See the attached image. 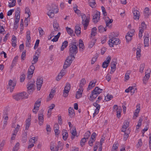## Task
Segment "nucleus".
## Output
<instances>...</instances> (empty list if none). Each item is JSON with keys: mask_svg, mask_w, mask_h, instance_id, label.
I'll use <instances>...</instances> for the list:
<instances>
[{"mask_svg": "<svg viewBox=\"0 0 151 151\" xmlns=\"http://www.w3.org/2000/svg\"><path fill=\"white\" fill-rule=\"evenodd\" d=\"M39 109V107H37V106H34V109L32 110L33 112L35 113V114H36L37 112V111H38Z\"/></svg>", "mask_w": 151, "mask_h": 151, "instance_id": "nucleus-61", "label": "nucleus"}, {"mask_svg": "<svg viewBox=\"0 0 151 151\" xmlns=\"http://www.w3.org/2000/svg\"><path fill=\"white\" fill-rule=\"evenodd\" d=\"M68 43L67 41H64L62 43L61 47V50L63 51L65 48L68 45Z\"/></svg>", "mask_w": 151, "mask_h": 151, "instance_id": "nucleus-29", "label": "nucleus"}, {"mask_svg": "<svg viewBox=\"0 0 151 151\" xmlns=\"http://www.w3.org/2000/svg\"><path fill=\"white\" fill-rule=\"evenodd\" d=\"M16 0L11 1L10 2H9V7H11L14 6L15 5Z\"/></svg>", "mask_w": 151, "mask_h": 151, "instance_id": "nucleus-40", "label": "nucleus"}, {"mask_svg": "<svg viewBox=\"0 0 151 151\" xmlns=\"http://www.w3.org/2000/svg\"><path fill=\"white\" fill-rule=\"evenodd\" d=\"M79 47L80 49V50H83L84 48V46L83 41L81 40H80L79 41Z\"/></svg>", "mask_w": 151, "mask_h": 151, "instance_id": "nucleus-30", "label": "nucleus"}, {"mask_svg": "<svg viewBox=\"0 0 151 151\" xmlns=\"http://www.w3.org/2000/svg\"><path fill=\"white\" fill-rule=\"evenodd\" d=\"M132 34H130L129 33L128 34L127 33V35L126 36V39L127 41L128 42L130 41L132 39Z\"/></svg>", "mask_w": 151, "mask_h": 151, "instance_id": "nucleus-38", "label": "nucleus"}, {"mask_svg": "<svg viewBox=\"0 0 151 151\" xmlns=\"http://www.w3.org/2000/svg\"><path fill=\"white\" fill-rule=\"evenodd\" d=\"M118 144H115V143L114 144L111 149V151H117V149L118 147Z\"/></svg>", "mask_w": 151, "mask_h": 151, "instance_id": "nucleus-39", "label": "nucleus"}, {"mask_svg": "<svg viewBox=\"0 0 151 151\" xmlns=\"http://www.w3.org/2000/svg\"><path fill=\"white\" fill-rule=\"evenodd\" d=\"M134 18L135 19L138 20L140 16L139 12L137 10H135L133 12Z\"/></svg>", "mask_w": 151, "mask_h": 151, "instance_id": "nucleus-21", "label": "nucleus"}, {"mask_svg": "<svg viewBox=\"0 0 151 151\" xmlns=\"http://www.w3.org/2000/svg\"><path fill=\"white\" fill-rule=\"evenodd\" d=\"M101 9L104 15V16L106 15L107 13L106 11L105 8L103 6H102L101 7Z\"/></svg>", "mask_w": 151, "mask_h": 151, "instance_id": "nucleus-63", "label": "nucleus"}, {"mask_svg": "<svg viewBox=\"0 0 151 151\" xmlns=\"http://www.w3.org/2000/svg\"><path fill=\"white\" fill-rule=\"evenodd\" d=\"M39 124L40 125L42 124L43 123L44 118L43 113L42 112L38 114Z\"/></svg>", "mask_w": 151, "mask_h": 151, "instance_id": "nucleus-17", "label": "nucleus"}, {"mask_svg": "<svg viewBox=\"0 0 151 151\" xmlns=\"http://www.w3.org/2000/svg\"><path fill=\"white\" fill-rule=\"evenodd\" d=\"M63 139L64 140H66L68 137V134L67 131L65 130H63L62 131Z\"/></svg>", "mask_w": 151, "mask_h": 151, "instance_id": "nucleus-23", "label": "nucleus"}, {"mask_svg": "<svg viewBox=\"0 0 151 151\" xmlns=\"http://www.w3.org/2000/svg\"><path fill=\"white\" fill-rule=\"evenodd\" d=\"M36 137H32L31 139L29 140V143H35V142Z\"/></svg>", "mask_w": 151, "mask_h": 151, "instance_id": "nucleus-56", "label": "nucleus"}, {"mask_svg": "<svg viewBox=\"0 0 151 151\" xmlns=\"http://www.w3.org/2000/svg\"><path fill=\"white\" fill-rule=\"evenodd\" d=\"M53 27L54 30L55 31H57L59 27L58 24L56 20H54L53 24Z\"/></svg>", "mask_w": 151, "mask_h": 151, "instance_id": "nucleus-26", "label": "nucleus"}, {"mask_svg": "<svg viewBox=\"0 0 151 151\" xmlns=\"http://www.w3.org/2000/svg\"><path fill=\"white\" fill-rule=\"evenodd\" d=\"M43 78L42 77L38 78L36 81L37 88V90H40L43 83Z\"/></svg>", "mask_w": 151, "mask_h": 151, "instance_id": "nucleus-11", "label": "nucleus"}, {"mask_svg": "<svg viewBox=\"0 0 151 151\" xmlns=\"http://www.w3.org/2000/svg\"><path fill=\"white\" fill-rule=\"evenodd\" d=\"M99 102V100H97L95 102L93 103V105L96 108L97 107H100V105L98 104V103Z\"/></svg>", "mask_w": 151, "mask_h": 151, "instance_id": "nucleus-55", "label": "nucleus"}, {"mask_svg": "<svg viewBox=\"0 0 151 151\" xmlns=\"http://www.w3.org/2000/svg\"><path fill=\"white\" fill-rule=\"evenodd\" d=\"M69 45L70 55L74 59L75 58L74 54H76L78 52V44L76 42L72 41Z\"/></svg>", "mask_w": 151, "mask_h": 151, "instance_id": "nucleus-1", "label": "nucleus"}, {"mask_svg": "<svg viewBox=\"0 0 151 151\" xmlns=\"http://www.w3.org/2000/svg\"><path fill=\"white\" fill-rule=\"evenodd\" d=\"M83 91V88H79L77 91L76 95V98L78 99L81 98L82 96V93Z\"/></svg>", "mask_w": 151, "mask_h": 151, "instance_id": "nucleus-19", "label": "nucleus"}, {"mask_svg": "<svg viewBox=\"0 0 151 151\" xmlns=\"http://www.w3.org/2000/svg\"><path fill=\"white\" fill-rule=\"evenodd\" d=\"M66 29L68 33L71 36L72 35L73 30L70 28L68 27H66Z\"/></svg>", "mask_w": 151, "mask_h": 151, "instance_id": "nucleus-37", "label": "nucleus"}, {"mask_svg": "<svg viewBox=\"0 0 151 151\" xmlns=\"http://www.w3.org/2000/svg\"><path fill=\"white\" fill-rule=\"evenodd\" d=\"M68 113V115L70 118H73L75 115L74 110L71 107L69 108Z\"/></svg>", "mask_w": 151, "mask_h": 151, "instance_id": "nucleus-20", "label": "nucleus"}, {"mask_svg": "<svg viewBox=\"0 0 151 151\" xmlns=\"http://www.w3.org/2000/svg\"><path fill=\"white\" fill-rule=\"evenodd\" d=\"M26 39V40H31V38L30 37V32L29 31H27V32Z\"/></svg>", "mask_w": 151, "mask_h": 151, "instance_id": "nucleus-41", "label": "nucleus"}, {"mask_svg": "<svg viewBox=\"0 0 151 151\" xmlns=\"http://www.w3.org/2000/svg\"><path fill=\"white\" fill-rule=\"evenodd\" d=\"M111 78V75H110L109 74H108L106 75V80L109 82L110 81Z\"/></svg>", "mask_w": 151, "mask_h": 151, "instance_id": "nucleus-64", "label": "nucleus"}, {"mask_svg": "<svg viewBox=\"0 0 151 151\" xmlns=\"http://www.w3.org/2000/svg\"><path fill=\"white\" fill-rule=\"evenodd\" d=\"M108 44L111 47H113L114 45H117L120 44L119 40L117 38L112 37L108 41Z\"/></svg>", "mask_w": 151, "mask_h": 151, "instance_id": "nucleus-5", "label": "nucleus"}, {"mask_svg": "<svg viewBox=\"0 0 151 151\" xmlns=\"http://www.w3.org/2000/svg\"><path fill=\"white\" fill-rule=\"evenodd\" d=\"M81 16L82 19V24L83 26L84 29L86 30L89 24L90 17L88 16L86 17L85 14H82Z\"/></svg>", "mask_w": 151, "mask_h": 151, "instance_id": "nucleus-4", "label": "nucleus"}, {"mask_svg": "<svg viewBox=\"0 0 151 151\" xmlns=\"http://www.w3.org/2000/svg\"><path fill=\"white\" fill-rule=\"evenodd\" d=\"M116 63L115 61H112L111 63V69L110 72V74H112L115 71Z\"/></svg>", "mask_w": 151, "mask_h": 151, "instance_id": "nucleus-13", "label": "nucleus"}, {"mask_svg": "<svg viewBox=\"0 0 151 151\" xmlns=\"http://www.w3.org/2000/svg\"><path fill=\"white\" fill-rule=\"evenodd\" d=\"M140 52H141V50L140 48L137 47V52H136V55L138 57H140Z\"/></svg>", "mask_w": 151, "mask_h": 151, "instance_id": "nucleus-57", "label": "nucleus"}, {"mask_svg": "<svg viewBox=\"0 0 151 151\" xmlns=\"http://www.w3.org/2000/svg\"><path fill=\"white\" fill-rule=\"evenodd\" d=\"M116 110V111L117 113V116L118 118H119L120 117L121 112L122 109L121 107H118V108H117Z\"/></svg>", "mask_w": 151, "mask_h": 151, "instance_id": "nucleus-35", "label": "nucleus"}, {"mask_svg": "<svg viewBox=\"0 0 151 151\" xmlns=\"http://www.w3.org/2000/svg\"><path fill=\"white\" fill-rule=\"evenodd\" d=\"M25 132L24 133H23L22 136V141L23 143L26 142L27 138V131H25Z\"/></svg>", "mask_w": 151, "mask_h": 151, "instance_id": "nucleus-24", "label": "nucleus"}, {"mask_svg": "<svg viewBox=\"0 0 151 151\" xmlns=\"http://www.w3.org/2000/svg\"><path fill=\"white\" fill-rule=\"evenodd\" d=\"M35 81H32L29 82L27 85V92L29 94H31L33 91L34 90L35 85L34 84Z\"/></svg>", "mask_w": 151, "mask_h": 151, "instance_id": "nucleus-6", "label": "nucleus"}, {"mask_svg": "<svg viewBox=\"0 0 151 151\" xmlns=\"http://www.w3.org/2000/svg\"><path fill=\"white\" fill-rule=\"evenodd\" d=\"M100 17V13L99 12H97L93 16V21L96 23L99 20Z\"/></svg>", "mask_w": 151, "mask_h": 151, "instance_id": "nucleus-12", "label": "nucleus"}, {"mask_svg": "<svg viewBox=\"0 0 151 151\" xmlns=\"http://www.w3.org/2000/svg\"><path fill=\"white\" fill-rule=\"evenodd\" d=\"M30 118H28L26 120L25 129V131H27V130H28L29 127L30 125Z\"/></svg>", "mask_w": 151, "mask_h": 151, "instance_id": "nucleus-22", "label": "nucleus"}, {"mask_svg": "<svg viewBox=\"0 0 151 151\" xmlns=\"http://www.w3.org/2000/svg\"><path fill=\"white\" fill-rule=\"evenodd\" d=\"M70 89V84L68 83H67L63 92V96L64 97H66L68 96Z\"/></svg>", "mask_w": 151, "mask_h": 151, "instance_id": "nucleus-9", "label": "nucleus"}, {"mask_svg": "<svg viewBox=\"0 0 151 151\" xmlns=\"http://www.w3.org/2000/svg\"><path fill=\"white\" fill-rule=\"evenodd\" d=\"M96 135V133L95 132H93L91 135V139L93 140V141H95V140Z\"/></svg>", "mask_w": 151, "mask_h": 151, "instance_id": "nucleus-58", "label": "nucleus"}, {"mask_svg": "<svg viewBox=\"0 0 151 151\" xmlns=\"http://www.w3.org/2000/svg\"><path fill=\"white\" fill-rule=\"evenodd\" d=\"M41 100L40 99H38L35 102L34 106H37V107H39L40 105Z\"/></svg>", "mask_w": 151, "mask_h": 151, "instance_id": "nucleus-43", "label": "nucleus"}, {"mask_svg": "<svg viewBox=\"0 0 151 151\" xmlns=\"http://www.w3.org/2000/svg\"><path fill=\"white\" fill-rule=\"evenodd\" d=\"M150 76V73H148L147 74H146L145 76L144 77V78L143 79V81H144V80H148Z\"/></svg>", "mask_w": 151, "mask_h": 151, "instance_id": "nucleus-53", "label": "nucleus"}, {"mask_svg": "<svg viewBox=\"0 0 151 151\" xmlns=\"http://www.w3.org/2000/svg\"><path fill=\"white\" fill-rule=\"evenodd\" d=\"M96 40L95 39H93L91 41L89 46L91 47H92L96 43Z\"/></svg>", "mask_w": 151, "mask_h": 151, "instance_id": "nucleus-49", "label": "nucleus"}, {"mask_svg": "<svg viewBox=\"0 0 151 151\" xmlns=\"http://www.w3.org/2000/svg\"><path fill=\"white\" fill-rule=\"evenodd\" d=\"M81 28L79 26H76L75 27V32L77 34L80 35L81 33Z\"/></svg>", "mask_w": 151, "mask_h": 151, "instance_id": "nucleus-33", "label": "nucleus"}, {"mask_svg": "<svg viewBox=\"0 0 151 151\" xmlns=\"http://www.w3.org/2000/svg\"><path fill=\"white\" fill-rule=\"evenodd\" d=\"M20 127V126L19 124H17V127L14 131L13 133H14V134H17V133L19 130Z\"/></svg>", "mask_w": 151, "mask_h": 151, "instance_id": "nucleus-46", "label": "nucleus"}, {"mask_svg": "<svg viewBox=\"0 0 151 151\" xmlns=\"http://www.w3.org/2000/svg\"><path fill=\"white\" fill-rule=\"evenodd\" d=\"M19 146V143L17 142L15 145L14 146L13 149V151H17L18 148Z\"/></svg>", "mask_w": 151, "mask_h": 151, "instance_id": "nucleus-48", "label": "nucleus"}, {"mask_svg": "<svg viewBox=\"0 0 151 151\" xmlns=\"http://www.w3.org/2000/svg\"><path fill=\"white\" fill-rule=\"evenodd\" d=\"M9 86L8 88H9V87L10 89V91L11 92L13 91V90L14 89V87L16 85V83L14 82H13L12 81L10 80L9 81Z\"/></svg>", "mask_w": 151, "mask_h": 151, "instance_id": "nucleus-16", "label": "nucleus"}, {"mask_svg": "<svg viewBox=\"0 0 151 151\" xmlns=\"http://www.w3.org/2000/svg\"><path fill=\"white\" fill-rule=\"evenodd\" d=\"M25 13L26 14H27L28 15V18L30 16V14L31 13L30 12V10L29 9L28 7H26L25 9Z\"/></svg>", "mask_w": 151, "mask_h": 151, "instance_id": "nucleus-50", "label": "nucleus"}, {"mask_svg": "<svg viewBox=\"0 0 151 151\" xmlns=\"http://www.w3.org/2000/svg\"><path fill=\"white\" fill-rule=\"evenodd\" d=\"M130 72L129 71H127V72L126 73L125 76V79L126 80H128L129 78V75H130Z\"/></svg>", "mask_w": 151, "mask_h": 151, "instance_id": "nucleus-52", "label": "nucleus"}, {"mask_svg": "<svg viewBox=\"0 0 151 151\" xmlns=\"http://www.w3.org/2000/svg\"><path fill=\"white\" fill-rule=\"evenodd\" d=\"M28 95L25 92H23L12 96L14 99L18 101L20 99H25L28 97Z\"/></svg>", "mask_w": 151, "mask_h": 151, "instance_id": "nucleus-3", "label": "nucleus"}, {"mask_svg": "<svg viewBox=\"0 0 151 151\" xmlns=\"http://www.w3.org/2000/svg\"><path fill=\"white\" fill-rule=\"evenodd\" d=\"M40 42V40H37L36 41L35 46L34 47V49H36L38 46Z\"/></svg>", "mask_w": 151, "mask_h": 151, "instance_id": "nucleus-54", "label": "nucleus"}, {"mask_svg": "<svg viewBox=\"0 0 151 151\" xmlns=\"http://www.w3.org/2000/svg\"><path fill=\"white\" fill-rule=\"evenodd\" d=\"M149 39L148 37H145L144 40V44L145 47L149 46Z\"/></svg>", "mask_w": 151, "mask_h": 151, "instance_id": "nucleus-31", "label": "nucleus"}, {"mask_svg": "<svg viewBox=\"0 0 151 151\" xmlns=\"http://www.w3.org/2000/svg\"><path fill=\"white\" fill-rule=\"evenodd\" d=\"M150 14V13L149 11V9L146 8L145 9L144 15L146 17H148Z\"/></svg>", "mask_w": 151, "mask_h": 151, "instance_id": "nucleus-32", "label": "nucleus"}, {"mask_svg": "<svg viewBox=\"0 0 151 151\" xmlns=\"http://www.w3.org/2000/svg\"><path fill=\"white\" fill-rule=\"evenodd\" d=\"M90 132L89 131H88L85 133L84 137L87 139H88V138L90 136Z\"/></svg>", "mask_w": 151, "mask_h": 151, "instance_id": "nucleus-51", "label": "nucleus"}, {"mask_svg": "<svg viewBox=\"0 0 151 151\" xmlns=\"http://www.w3.org/2000/svg\"><path fill=\"white\" fill-rule=\"evenodd\" d=\"M55 107V105L54 104H52L51 106L49 107V109L48 110V112H51L52 110Z\"/></svg>", "mask_w": 151, "mask_h": 151, "instance_id": "nucleus-59", "label": "nucleus"}, {"mask_svg": "<svg viewBox=\"0 0 151 151\" xmlns=\"http://www.w3.org/2000/svg\"><path fill=\"white\" fill-rule=\"evenodd\" d=\"M35 67L33 65H31L28 70V75L27 76V78L29 79H30L32 78V74L34 73Z\"/></svg>", "mask_w": 151, "mask_h": 151, "instance_id": "nucleus-10", "label": "nucleus"}, {"mask_svg": "<svg viewBox=\"0 0 151 151\" xmlns=\"http://www.w3.org/2000/svg\"><path fill=\"white\" fill-rule=\"evenodd\" d=\"M142 145V139H139L137 144L136 146L137 148H139L141 147Z\"/></svg>", "mask_w": 151, "mask_h": 151, "instance_id": "nucleus-45", "label": "nucleus"}, {"mask_svg": "<svg viewBox=\"0 0 151 151\" xmlns=\"http://www.w3.org/2000/svg\"><path fill=\"white\" fill-rule=\"evenodd\" d=\"M113 96L111 95L107 94V96L105 97V99L106 101H109L113 98Z\"/></svg>", "mask_w": 151, "mask_h": 151, "instance_id": "nucleus-44", "label": "nucleus"}, {"mask_svg": "<svg viewBox=\"0 0 151 151\" xmlns=\"http://www.w3.org/2000/svg\"><path fill=\"white\" fill-rule=\"evenodd\" d=\"M55 12L52 11L51 9H50L49 11L47 12V14L51 18H52L54 17V16Z\"/></svg>", "mask_w": 151, "mask_h": 151, "instance_id": "nucleus-36", "label": "nucleus"}, {"mask_svg": "<svg viewBox=\"0 0 151 151\" xmlns=\"http://www.w3.org/2000/svg\"><path fill=\"white\" fill-rule=\"evenodd\" d=\"M72 58H73V57L70 56L67 58L63 66L64 69H66L70 65L73 61Z\"/></svg>", "mask_w": 151, "mask_h": 151, "instance_id": "nucleus-8", "label": "nucleus"}, {"mask_svg": "<svg viewBox=\"0 0 151 151\" xmlns=\"http://www.w3.org/2000/svg\"><path fill=\"white\" fill-rule=\"evenodd\" d=\"M111 60V57L110 56H108L106 59V60L103 63L102 65V67L104 68H106L108 67Z\"/></svg>", "mask_w": 151, "mask_h": 151, "instance_id": "nucleus-14", "label": "nucleus"}, {"mask_svg": "<svg viewBox=\"0 0 151 151\" xmlns=\"http://www.w3.org/2000/svg\"><path fill=\"white\" fill-rule=\"evenodd\" d=\"M39 57V54H37L36 52L35 55L33 56V60L31 61L32 65H33L34 64L37 63Z\"/></svg>", "mask_w": 151, "mask_h": 151, "instance_id": "nucleus-18", "label": "nucleus"}, {"mask_svg": "<svg viewBox=\"0 0 151 151\" xmlns=\"http://www.w3.org/2000/svg\"><path fill=\"white\" fill-rule=\"evenodd\" d=\"M102 89H100L99 87H96L91 92V93L89 97V100L93 101L97 97L98 95L102 92Z\"/></svg>", "mask_w": 151, "mask_h": 151, "instance_id": "nucleus-2", "label": "nucleus"}, {"mask_svg": "<svg viewBox=\"0 0 151 151\" xmlns=\"http://www.w3.org/2000/svg\"><path fill=\"white\" fill-rule=\"evenodd\" d=\"M86 83V81L84 78H83L81 81L79 85V88H83V86Z\"/></svg>", "mask_w": 151, "mask_h": 151, "instance_id": "nucleus-34", "label": "nucleus"}, {"mask_svg": "<svg viewBox=\"0 0 151 151\" xmlns=\"http://www.w3.org/2000/svg\"><path fill=\"white\" fill-rule=\"evenodd\" d=\"M145 67V65L144 64H142L140 65L139 68V72L142 73L143 72V70Z\"/></svg>", "mask_w": 151, "mask_h": 151, "instance_id": "nucleus-47", "label": "nucleus"}, {"mask_svg": "<svg viewBox=\"0 0 151 151\" xmlns=\"http://www.w3.org/2000/svg\"><path fill=\"white\" fill-rule=\"evenodd\" d=\"M105 21L106 26L109 28H111V23L113 22V20L112 19H110L108 17H107L105 18Z\"/></svg>", "mask_w": 151, "mask_h": 151, "instance_id": "nucleus-15", "label": "nucleus"}, {"mask_svg": "<svg viewBox=\"0 0 151 151\" xmlns=\"http://www.w3.org/2000/svg\"><path fill=\"white\" fill-rule=\"evenodd\" d=\"M25 76L24 74H23L22 75L20 76V81L21 82H23L24 80L25 79Z\"/></svg>", "mask_w": 151, "mask_h": 151, "instance_id": "nucleus-62", "label": "nucleus"}, {"mask_svg": "<svg viewBox=\"0 0 151 151\" xmlns=\"http://www.w3.org/2000/svg\"><path fill=\"white\" fill-rule=\"evenodd\" d=\"M147 28L146 24H145L144 22H143L141 24V25L139 27V36L140 39H141L142 36V33L144 32V30Z\"/></svg>", "mask_w": 151, "mask_h": 151, "instance_id": "nucleus-7", "label": "nucleus"}, {"mask_svg": "<svg viewBox=\"0 0 151 151\" xmlns=\"http://www.w3.org/2000/svg\"><path fill=\"white\" fill-rule=\"evenodd\" d=\"M63 76H62V74L60 73L56 78V80L57 81L60 80Z\"/></svg>", "mask_w": 151, "mask_h": 151, "instance_id": "nucleus-60", "label": "nucleus"}, {"mask_svg": "<svg viewBox=\"0 0 151 151\" xmlns=\"http://www.w3.org/2000/svg\"><path fill=\"white\" fill-rule=\"evenodd\" d=\"M70 132L72 136L71 137V139H73L74 137L76 135V131L75 128L70 130Z\"/></svg>", "mask_w": 151, "mask_h": 151, "instance_id": "nucleus-25", "label": "nucleus"}, {"mask_svg": "<svg viewBox=\"0 0 151 151\" xmlns=\"http://www.w3.org/2000/svg\"><path fill=\"white\" fill-rule=\"evenodd\" d=\"M89 5L92 8L95 7L96 6L95 0H89Z\"/></svg>", "mask_w": 151, "mask_h": 151, "instance_id": "nucleus-28", "label": "nucleus"}, {"mask_svg": "<svg viewBox=\"0 0 151 151\" xmlns=\"http://www.w3.org/2000/svg\"><path fill=\"white\" fill-rule=\"evenodd\" d=\"M52 6V8L51 9L52 11L55 12V13H57L58 12L57 6L56 4H53Z\"/></svg>", "mask_w": 151, "mask_h": 151, "instance_id": "nucleus-27", "label": "nucleus"}, {"mask_svg": "<svg viewBox=\"0 0 151 151\" xmlns=\"http://www.w3.org/2000/svg\"><path fill=\"white\" fill-rule=\"evenodd\" d=\"M96 27H93L91 29V35L92 36H94L96 34Z\"/></svg>", "mask_w": 151, "mask_h": 151, "instance_id": "nucleus-42", "label": "nucleus"}]
</instances>
